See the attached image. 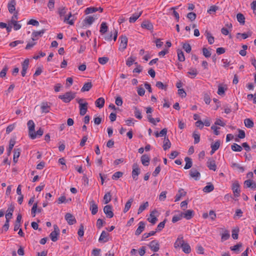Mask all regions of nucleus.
I'll list each match as a JSON object with an SVG mask.
<instances>
[{"instance_id": "nucleus-1", "label": "nucleus", "mask_w": 256, "mask_h": 256, "mask_svg": "<svg viewBox=\"0 0 256 256\" xmlns=\"http://www.w3.org/2000/svg\"><path fill=\"white\" fill-rule=\"evenodd\" d=\"M98 18V16H96V18L92 16H87L80 24V27L82 28L86 29L88 26H90L94 22V21Z\"/></svg>"}, {"instance_id": "nucleus-2", "label": "nucleus", "mask_w": 256, "mask_h": 256, "mask_svg": "<svg viewBox=\"0 0 256 256\" xmlns=\"http://www.w3.org/2000/svg\"><path fill=\"white\" fill-rule=\"evenodd\" d=\"M76 96V92L70 91L66 92L64 94L58 96V98L62 100L65 103H68L74 98Z\"/></svg>"}, {"instance_id": "nucleus-3", "label": "nucleus", "mask_w": 256, "mask_h": 256, "mask_svg": "<svg viewBox=\"0 0 256 256\" xmlns=\"http://www.w3.org/2000/svg\"><path fill=\"white\" fill-rule=\"evenodd\" d=\"M28 128V134L30 138L34 140L36 138V134L34 132L35 124L32 120H29L27 123Z\"/></svg>"}, {"instance_id": "nucleus-4", "label": "nucleus", "mask_w": 256, "mask_h": 256, "mask_svg": "<svg viewBox=\"0 0 256 256\" xmlns=\"http://www.w3.org/2000/svg\"><path fill=\"white\" fill-rule=\"evenodd\" d=\"M140 172V170L136 164H134L132 166V178L134 180L138 179V176Z\"/></svg>"}, {"instance_id": "nucleus-5", "label": "nucleus", "mask_w": 256, "mask_h": 256, "mask_svg": "<svg viewBox=\"0 0 256 256\" xmlns=\"http://www.w3.org/2000/svg\"><path fill=\"white\" fill-rule=\"evenodd\" d=\"M120 38V44L119 47V50L123 51L127 46L128 38L126 36H122Z\"/></svg>"}, {"instance_id": "nucleus-6", "label": "nucleus", "mask_w": 256, "mask_h": 256, "mask_svg": "<svg viewBox=\"0 0 256 256\" xmlns=\"http://www.w3.org/2000/svg\"><path fill=\"white\" fill-rule=\"evenodd\" d=\"M112 208V206L110 205H106L104 208V212L108 218H112L114 216Z\"/></svg>"}, {"instance_id": "nucleus-7", "label": "nucleus", "mask_w": 256, "mask_h": 256, "mask_svg": "<svg viewBox=\"0 0 256 256\" xmlns=\"http://www.w3.org/2000/svg\"><path fill=\"white\" fill-rule=\"evenodd\" d=\"M232 190L235 196L238 197L240 194V186L238 182H234L232 186Z\"/></svg>"}, {"instance_id": "nucleus-8", "label": "nucleus", "mask_w": 256, "mask_h": 256, "mask_svg": "<svg viewBox=\"0 0 256 256\" xmlns=\"http://www.w3.org/2000/svg\"><path fill=\"white\" fill-rule=\"evenodd\" d=\"M65 219L70 225L76 223V220L74 216L70 213H66L65 215Z\"/></svg>"}, {"instance_id": "nucleus-9", "label": "nucleus", "mask_w": 256, "mask_h": 256, "mask_svg": "<svg viewBox=\"0 0 256 256\" xmlns=\"http://www.w3.org/2000/svg\"><path fill=\"white\" fill-rule=\"evenodd\" d=\"M190 176L194 178V180H200V172L196 168H192L190 171Z\"/></svg>"}, {"instance_id": "nucleus-10", "label": "nucleus", "mask_w": 256, "mask_h": 256, "mask_svg": "<svg viewBox=\"0 0 256 256\" xmlns=\"http://www.w3.org/2000/svg\"><path fill=\"white\" fill-rule=\"evenodd\" d=\"M114 34V40L115 42L118 36V31L114 28L112 31H111L110 34L104 36L105 40L107 41H110L112 40V34Z\"/></svg>"}, {"instance_id": "nucleus-11", "label": "nucleus", "mask_w": 256, "mask_h": 256, "mask_svg": "<svg viewBox=\"0 0 256 256\" xmlns=\"http://www.w3.org/2000/svg\"><path fill=\"white\" fill-rule=\"evenodd\" d=\"M46 30L42 29L40 31H34L32 34V39L33 41L36 40L38 39V37L42 36V34L44 33Z\"/></svg>"}, {"instance_id": "nucleus-12", "label": "nucleus", "mask_w": 256, "mask_h": 256, "mask_svg": "<svg viewBox=\"0 0 256 256\" xmlns=\"http://www.w3.org/2000/svg\"><path fill=\"white\" fill-rule=\"evenodd\" d=\"M90 210L92 215L96 214L98 212V206L94 200L90 202Z\"/></svg>"}, {"instance_id": "nucleus-13", "label": "nucleus", "mask_w": 256, "mask_h": 256, "mask_svg": "<svg viewBox=\"0 0 256 256\" xmlns=\"http://www.w3.org/2000/svg\"><path fill=\"white\" fill-rule=\"evenodd\" d=\"M148 246L151 248V250L154 252H158L160 249V244L158 242L156 241V240H154L152 241L148 244Z\"/></svg>"}, {"instance_id": "nucleus-14", "label": "nucleus", "mask_w": 256, "mask_h": 256, "mask_svg": "<svg viewBox=\"0 0 256 256\" xmlns=\"http://www.w3.org/2000/svg\"><path fill=\"white\" fill-rule=\"evenodd\" d=\"M182 217L189 220L191 219L194 216V212L192 210H188L184 212H181Z\"/></svg>"}, {"instance_id": "nucleus-15", "label": "nucleus", "mask_w": 256, "mask_h": 256, "mask_svg": "<svg viewBox=\"0 0 256 256\" xmlns=\"http://www.w3.org/2000/svg\"><path fill=\"white\" fill-rule=\"evenodd\" d=\"M138 226L135 232L136 236H139L144 230L146 224L144 222L141 221L138 223Z\"/></svg>"}, {"instance_id": "nucleus-16", "label": "nucleus", "mask_w": 256, "mask_h": 256, "mask_svg": "<svg viewBox=\"0 0 256 256\" xmlns=\"http://www.w3.org/2000/svg\"><path fill=\"white\" fill-rule=\"evenodd\" d=\"M88 107V103L85 102L84 104H80V116H84L87 112Z\"/></svg>"}, {"instance_id": "nucleus-17", "label": "nucleus", "mask_w": 256, "mask_h": 256, "mask_svg": "<svg viewBox=\"0 0 256 256\" xmlns=\"http://www.w3.org/2000/svg\"><path fill=\"white\" fill-rule=\"evenodd\" d=\"M184 243V238L182 235L178 236L176 241L174 243V247L175 248H178L182 247Z\"/></svg>"}, {"instance_id": "nucleus-18", "label": "nucleus", "mask_w": 256, "mask_h": 256, "mask_svg": "<svg viewBox=\"0 0 256 256\" xmlns=\"http://www.w3.org/2000/svg\"><path fill=\"white\" fill-rule=\"evenodd\" d=\"M16 2L15 0H11L8 4V12L10 14H12L16 10Z\"/></svg>"}, {"instance_id": "nucleus-19", "label": "nucleus", "mask_w": 256, "mask_h": 256, "mask_svg": "<svg viewBox=\"0 0 256 256\" xmlns=\"http://www.w3.org/2000/svg\"><path fill=\"white\" fill-rule=\"evenodd\" d=\"M40 109L42 113H48L50 109V106L47 102H43L41 104Z\"/></svg>"}, {"instance_id": "nucleus-20", "label": "nucleus", "mask_w": 256, "mask_h": 256, "mask_svg": "<svg viewBox=\"0 0 256 256\" xmlns=\"http://www.w3.org/2000/svg\"><path fill=\"white\" fill-rule=\"evenodd\" d=\"M141 26L148 30H152L154 28L152 24L149 20H144L141 24Z\"/></svg>"}, {"instance_id": "nucleus-21", "label": "nucleus", "mask_w": 256, "mask_h": 256, "mask_svg": "<svg viewBox=\"0 0 256 256\" xmlns=\"http://www.w3.org/2000/svg\"><path fill=\"white\" fill-rule=\"evenodd\" d=\"M157 211L156 210H153L150 214V218H148V220L152 224H154L158 220V218L154 216V214Z\"/></svg>"}, {"instance_id": "nucleus-22", "label": "nucleus", "mask_w": 256, "mask_h": 256, "mask_svg": "<svg viewBox=\"0 0 256 256\" xmlns=\"http://www.w3.org/2000/svg\"><path fill=\"white\" fill-rule=\"evenodd\" d=\"M220 140H216L214 144H211L212 150L210 151V154H214L215 152L218 149L220 146Z\"/></svg>"}, {"instance_id": "nucleus-23", "label": "nucleus", "mask_w": 256, "mask_h": 256, "mask_svg": "<svg viewBox=\"0 0 256 256\" xmlns=\"http://www.w3.org/2000/svg\"><path fill=\"white\" fill-rule=\"evenodd\" d=\"M16 144V140L14 138H11L9 142L8 148L7 150V154L10 156L11 154L12 150Z\"/></svg>"}, {"instance_id": "nucleus-24", "label": "nucleus", "mask_w": 256, "mask_h": 256, "mask_svg": "<svg viewBox=\"0 0 256 256\" xmlns=\"http://www.w3.org/2000/svg\"><path fill=\"white\" fill-rule=\"evenodd\" d=\"M142 14V11L140 12H136L132 16L129 18V22L130 23L134 22L141 16Z\"/></svg>"}, {"instance_id": "nucleus-25", "label": "nucleus", "mask_w": 256, "mask_h": 256, "mask_svg": "<svg viewBox=\"0 0 256 256\" xmlns=\"http://www.w3.org/2000/svg\"><path fill=\"white\" fill-rule=\"evenodd\" d=\"M141 162L144 166H148L150 164V158L147 154H144L141 156Z\"/></svg>"}, {"instance_id": "nucleus-26", "label": "nucleus", "mask_w": 256, "mask_h": 256, "mask_svg": "<svg viewBox=\"0 0 256 256\" xmlns=\"http://www.w3.org/2000/svg\"><path fill=\"white\" fill-rule=\"evenodd\" d=\"M104 99L103 98H100L95 102V104L96 107L100 108L104 107Z\"/></svg>"}, {"instance_id": "nucleus-27", "label": "nucleus", "mask_w": 256, "mask_h": 256, "mask_svg": "<svg viewBox=\"0 0 256 256\" xmlns=\"http://www.w3.org/2000/svg\"><path fill=\"white\" fill-rule=\"evenodd\" d=\"M171 146V142L170 141L168 137L165 136L164 138V144H163V148L164 150H166L170 148Z\"/></svg>"}, {"instance_id": "nucleus-28", "label": "nucleus", "mask_w": 256, "mask_h": 256, "mask_svg": "<svg viewBox=\"0 0 256 256\" xmlns=\"http://www.w3.org/2000/svg\"><path fill=\"white\" fill-rule=\"evenodd\" d=\"M190 77L192 78H194L198 74V72L196 68H190L187 72Z\"/></svg>"}, {"instance_id": "nucleus-29", "label": "nucleus", "mask_w": 256, "mask_h": 256, "mask_svg": "<svg viewBox=\"0 0 256 256\" xmlns=\"http://www.w3.org/2000/svg\"><path fill=\"white\" fill-rule=\"evenodd\" d=\"M207 166L210 170H212L214 171L216 170V166L214 160H208L207 162Z\"/></svg>"}, {"instance_id": "nucleus-30", "label": "nucleus", "mask_w": 256, "mask_h": 256, "mask_svg": "<svg viewBox=\"0 0 256 256\" xmlns=\"http://www.w3.org/2000/svg\"><path fill=\"white\" fill-rule=\"evenodd\" d=\"M184 161L186 162V164L184 167V168L186 170L190 168L192 166V158L189 157H186L184 158Z\"/></svg>"}, {"instance_id": "nucleus-31", "label": "nucleus", "mask_w": 256, "mask_h": 256, "mask_svg": "<svg viewBox=\"0 0 256 256\" xmlns=\"http://www.w3.org/2000/svg\"><path fill=\"white\" fill-rule=\"evenodd\" d=\"M92 86V84L91 82H88L84 84L82 88H81L82 92H88L89 91Z\"/></svg>"}, {"instance_id": "nucleus-32", "label": "nucleus", "mask_w": 256, "mask_h": 256, "mask_svg": "<svg viewBox=\"0 0 256 256\" xmlns=\"http://www.w3.org/2000/svg\"><path fill=\"white\" fill-rule=\"evenodd\" d=\"M108 236V234L105 231L103 230L101 233V234L98 239V241L101 242L103 241L104 242H106L108 240V239L106 238Z\"/></svg>"}, {"instance_id": "nucleus-33", "label": "nucleus", "mask_w": 256, "mask_h": 256, "mask_svg": "<svg viewBox=\"0 0 256 256\" xmlns=\"http://www.w3.org/2000/svg\"><path fill=\"white\" fill-rule=\"evenodd\" d=\"M182 251L186 254H190L191 252V248L188 243H184L181 247Z\"/></svg>"}, {"instance_id": "nucleus-34", "label": "nucleus", "mask_w": 256, "mask_h": 256, "mask_svg": "<svg viewBox=\"0 0 256 256\" xmlns=\"http://www.w3.org/2000/svg\"><path fill=\"white\" fill-rule=\"evenodd\" d=\"M214 190V185L212 183L209 182V183H208L207 186H206L205 187H204V188L203 189V191L204 192L208 193V192H212Z\"/></svg>"}, {"instance_id": "nucleus-35", "label": "nucleus", "mask_w": 256, "mask_h": 256, "mask_svg": "<svg viewBox=\"0 0 256 256\" xmlns=\"http://www.w3.org/2000/svg\"><path fill=\"white\" fill-rule=\"evenodd\" d=\"M134 201V199L132 198H130L128 202H126L125 204V206L124 210V212H126L130 208L132 202Z\"/></svg>"}, {"instance_id": "nucleus-36", "label": "nucleus", "mask_w": 256, "mask_h": 256, "mask_svg": "<svg viewBox=\"0 0 256 256\" xmlns=\"http://www.w3.org/2000/svg\"><path fill=\"white\" fill-rule=\"evenodd\" d=\"M186 194V192L184 191V190L182 189L179 190L178 194H176L175 196V202H178L180 200V198L182 196H184Z\"/></svg>"}, {"instance_id": "nucleus-37", "label": "nucleus", "mask_w": 256, "mask_h": 256, "mask_svg": "<svg viewBox=\"0 0 256 256\" xmlns=\"http://www.w3.org/2000/svg\"><path fill=\"white\" fill-rule=\"evenodd\" d=\"M238 21L241 24L244 25L245 22V17L244 15L241 13H238L236 15Z\"/></svg>"}, {"instance_id": "nucleus-38", "label": "nucleus", "mask_w": 256, "mask_h": 256, "mask_svg": "<svg viewBox=\"0 0 256 256\" xmlns=\"http://www.w3.org/2000/svg\"><path fill=\"white\" fill-rule=\"evenodd\" d=\"M244 124L245 126L248 128H252L254 125L253 121L250 118L245 119Z\"/></svg>"}, {"instance_id": "nucleus-39", "label": "nucleus", "mask_w": 256, "mask_h": 256, "mask_svg": "<svg viewBox=\"0 0 256 256\" xmlns=\"http://www.w3.org/2000/svg\"><path fill=\"white\" fill-rule=\"evenodd\" d=\"M167 221V220L165 218L162 222H160L157 226L156 230V232H160L164 227L165 224Z\"/></svg>"}, {"instance_id": "nucleus-40", "label": "nucleus", "mask_w": 256, "mask_h": 256, "mask_svg": "<svg viewBox=\"0 0 256 256\" xmlns=\"http://www.w3.org/2000/svg\"><path fill=\"white\" fill-rule=\"evenodd\" d=\"M108 29V27L106 25V22H102L100 25V32L101 34H103L107 32Z\"/></svg>"}, {"instance_id": "nucleus-41", "label": "nucleus", "mask_w": 256, "mask_h": 256, "mask_svg": "<svg viewBox=\"0 0 256 256\" xmlns=\"http://www.w3.org/2000/svg\"><path fill=\"white\" fill-rule=\"evenodd\" d=\"M112 200V195L110 192L106 193L104 196V201L105 204H108Z\"/></svg>"}, {"instance_id": "nucleus-42", "label": "nucleus", "mask_w": 256, "mask_h": 256, "mask_svg": "<svg viewBox=\"0 0 256 256\" xmlns=\"http://www.w3.org/2000/svg\"><path fill=\"white\" fill-rule=\"evenodd\" d=\"M148 206V202H145L142 204H141L138 212V214H140L142 213L144 210H145Z\"/></svg>"}, {"instance_id": "nucleus-43", "label": "nucleus", "mask_w": 256, "mask_h": 256, "mask_svg": "<svg viewBox=\"0 0 256 256\" xmlns=\"http://www.w3.org/2000/svg\"><path fill=\"white\" fill-rule=\"evenodd\" d=\"M192 137L194 138V144H196L200 142V134L194 131L192 134Z\"/></svg>"}, {"instance_id": "nucleus-44", "label": "nucleus", "mask_w": 256, "mask_h": 256, "mask_svg": "<svg viewBox=\"0 0 256 256\" xmlns=\"http://www.w3.org/2000/svg\"><path fill=\"white\" fill-rule=\"evenodd\" d=\"M232 150L234 152H241L242 150V147L237 144H234L231 146Z\"/></svg>"}, {"instance_id": "nucleus-45", "label": "nucleus", "mask_w": 256, "mask_h": 256, "mask_svg": "<svg viewBox=\"0 0 256 256\" xmlns=\"http://www.w3.org/2000/svg\"><path fill=\"white\" fill-rule=\"evenodd\" d=\"M97 11H98L97 8L89 7V8H87L86 9L84 12H85L86 14H90L95 12Z\"/></svg>"}, {"instance_id": "nucleus-46", "label": "nucleus", "mask_w": 256, "mask_h": 256, "mask_svg": "<svg viewBox=\"0 0 256 256\" xmlns=\"http://www.w3.org/2000/svg\"><path fill=\"white\" fill-rule=\"evenodd\" d=\"M177 53L178 60L184 62L185 60V57L184 52L181 50H178Z\"/></svg>"}, {"instance_id": "nucleus-47", "label": "nucleus", "mask_w": 256, "mask_h": 256, "mask_svg": "<svg viewBox=\"0 0 256 256\" xmlns=\"http://www.w3.org/2000/svg\"><path fill=\"white\" fill-rule=\"evenodd\" d=\"M136 57L135 56H130V58H128L126 62V64L128 66H130L136 60Z\"/></svg>"}, {"instance_id": "nucleus-48", "label": "nucleus", "mask_w": 256, "mask_h": 256, "mask_svg": "<svg viewBox=\"0 0 256 256\" xmlns=\"http://www.w3.org/2000/svg\"><path fill=\"white\" fill-rule=\"evenodd\" d=\"M156 86L160 90H166L168 87L166 84H164L161 82H157L156 84Z\"/></svg>"}, {"instance_id": "nucleus-49", "label": "nucleus", "mask_w": 256, "mask_h": 256, "mask_svg": "<svg viewBox=\"0 0 256 256\" xmlns=\"http://www.w3.org/2000/svg\"><path fill=\"white\" fill-rule=\"evenodd\" d=\"M206 33L208 43L210 44H212L214 41V37L211 36V34L208 32H206Z\"/></svg>"}, {"instance_id": "nucleus-50", "label": "nucleus", "mask_w": 256, "mask_h": 256, "mask_svg": "<svg viewBox=\"0 0 256 256\" xmlns=\"http://www.w3.org/2000/svg\"><path fill=\"white\" fill-rule=\"evenodd\" d=\"M230 236V234L228 230H226L224 231V232L223 234H222V236H221L222 241L223 242V241L227 240L229 238Z\"/></svg>"}, {"instance_id": "nucleus-51", "label": "nucleus", "mask_w": 256, "mask_h": 256, "mask_svg": "<svg viewBox=\"0 0 256 256\" xmlns=\"http://www.w3.org/2000/svg\"><path fill=\"white\" fill-rule=\"evenodd\" d=\"M218 9V7L216 6L213 5L210 6L208 10V12L210 14H213Z\"/></svg>"}, {"instance_id": "nucleus-52", "label": "nucleus", "mask_w": 256, "mask_h": 256, "mask_svg": "<svg viewBox=\"0 0 256 256\" xmlns=\"http://www.w3.org/2000/svg\"><path fill=\"white\" fill-rule=\"evenodd\" d=\"M156 232V231H151L148 233L144 234L142 236V240H144L150 236H154Z\"/></svg>"}, {"instance_id": "nucleus-53", "label": "nucleus", "mask_w": 256, "mask_h": 256, "mask_svg": "<svg viewBox=\"0 0 256 256\" xmlns=\"http://www.w3.org/2000/svg\"><path fill=\"white\" fill-rule=\"evenodd\" d=\"M134 116L136 118L140 120L142 118V114L140 111L136 107H134Z\"/></svg>"}, {"instance_id": "nucleus-54", "label": "nucleus", "mask_w": 256, "mask_h": 256, "mask_svg": "<svg viewBox=\"0 0 256 256\" xmlns=\"http://www.w3.org/2000/svg\"><path fill=\"white\" fill-rule=\"evenodd\" d=\"M58 235L59 234H57L55 232H52L50 234V237L52 242H55L58 240Z\"/></svg>"}, {"instance_id": "nucleus-55", "label": "nucleus", "mask_w": 256, "mask_h": 256, "mask_svg": "<svg viewBox=\"0 0 256 256\" xmlns=\"http://www.w3.org/2000/svg\"><path fill=\"white\" fill-rule=\"evenodd\" d=\"M108 58L106 56L99 58L98 59V62H99V63L102 65L105 64L106 63L108 62Z\"/></svg>"}, {"instance_id": "nucleus-56", "label": "nucleus", "mask_w": 256, "mask_h": 256, "mask_svg": "<svg viewBox=\"0 0 256 256\" xmlns=\"http://www.w3.org/2000/svg\"><path fill=\"white\" fill-rule=\"evenodd\" d=\"M252 32H248V33H238L236 34V38H238V36H242V38L243 39H246L248 37L251 36Z\"/></svg>"}, {"instance_id": "nucleus-57", "label": "nucleus", "mask_w": 256, "mask_h": 256, "mask_svg": "<svg viewBox=\"0 0 256 256\" xmlns=\"http://www.w3.org/2000/svg\"><path fill=\"white\" fill-rule=\"evenodd\" d=\"M238 232L239 229L238 228L232 230V236L234 240H237L238 238Z\"/></svg>"}, {"instance_id": "nucleus-58", "label": "nucleus", "mask_w": 256, "mask_h": 256, "mask_svg": "<svg viewBox=\"0 0 256 256\" xmlns=\"http://www.w3.org/2000/svg\"><path fill=\"white\" fill-rule=\"evenodd\" d=\"M78 234L80 237H82L84 234V226L82 224H81L80 226Z\"/></svg>"}, {"instance_id": "nucleus-59", "label": "nucleus", "mask_w": 256, "mask_h": 256, "mask_svg": "<svg viewBox=\"0 0 256 256\" xmlns=\"http://www.w3.org/2000/svg\"><path fill=\"white\" fill-rule=\"evenodd\" d=\"M202 54H203V55L206 58H209L211 56V52H210V51L208 48H202Z\"/></svg>"}, {"instance_id": "nucleus-60", "label": "nucleus", "mask_w": 256, "mask_h": 256, "mask_svg": "<svg viewBox=\"0 0 256 256\" xmlns=\"http://www.w3.org/2000/svg\"><path fill=\"white\" fill-rule=\"evenodd\" d=\"M123 175V172H116L112 176V178L113 180H117L118 178L122 177Z\"/></svg>"}, {"instance_id": "nucleus-61", "label": "nucleus", "mask_w": 256, "mask_h": 256, "mask_svg": "<svg viewBox=\"0 0 256 256\" xmlns=\"http://www.w3.org/2000/svg\"><path fill=\"white\" fill-rule=\"evenodd\" d=\"M182 218V216L181 213L178 215H175L172 217V222L173 223H175V222H177L178 221L180 220Z\"/></svg>"}, {"instance_id": "nucleus-62", "label": "nucleus", "mask_w": 256, "mask_h": 256, "mask_svg": "<svg viewBox=\"0 0 256 256\" xmlns=\"http://www.w3.org/2000/svg\"><path fill=\"white\" fill-rule=\"evenodd\" d=\"M8 70V67L7 66H5L2 70L0 72V78H4L6 76V72Z\"/></svg>"}, {"instance_id": "nucleus-63", "label": "nucleus", "mask_w": 256, "mask_h": 256, "mask_svg": "<svg viewBox=\"0 0 256 256\" xmlns=\"http://www.w3.org/2000/svg\"><path fill=\"white\" fill-rule=\"evenodd\" d=\"M196 14L194 12H190L187 14V18L191 21L194 20L196 18Z\"/></svg>"}, {"instance_id": "nucleus-64", "label": "nucleus", "mask_w": 256, "mask_h": 256, "mask_svg": "<svg viewBox=\"0 0 256 256\" xmlns=\"http://www.w3.org/2000/svg\"><path fill=\"white\" fill-rule=\"evenodd\" d=\"M182 48L187 53H190L192 50L191 46L188 44H184Z\"/></svg>"}]
</instances>
